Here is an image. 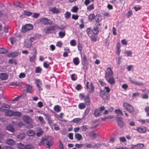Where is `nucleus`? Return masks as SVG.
Instances as JSON below:
<instances>
[{"label":"nucleus","mask_w":149,"mask_h":149,"mask_svg":"<svg viewBox=\"0 0 149 149\" xmlns=\"http://www.w3.org/2000/svg\"><path fill=\"white\" fill-rule=\"evenodd\" d=\"M75 138L77 139L78 141H80L82 139V135L79 133H75L74 135Z\"/></svg>","instance_id":"29"},{"label":"nucleus","mask_w":149,"mask_h":149,"mask_svg":"<svg viewBox=\"0 0 149 149\" xmlns=\"http://www.w3.org/2000/svg\"><path fill=\"white\" fill-rule=\"evenodd\" d=\"M114 73L111 68L108 67L105 72V79L107 82L111 85L115 83V79L113 77Z\"/></svg>","instance_id":"1"},{"label":"nucleus","mask_w":149,"mask_h":149,"mask_svg":"<svg viewBox=\"0 0 149 149\" xmlns=\"http://www.w3.org/2000/svg\"><path fill=\"white\" fill-rule=\"evenodd\" d=\"M35 82L36 83V85L38 90L41 91L42 90V88L41 86L42 85V83L41 80L39 79H36L35 80Z\"/></svg>","instance_id":"11"},{"label":"nucleus","mask_w":149,"mask_h":149,"mask_svg":"<svg viewBox=\"0 0 149 149\" xmlns=\"http://www.w3.org/2000/svg\"><path fill=\"white\" fill-rule=\"evenodd\" d=\"M76 89L78 90L79 91L82 89V87L80 84H77L75 87Z\"/></svg>","instance_id":"62"},{"label":"nucleus","mask_w":149,"mask_h":149,"mask_svg":"<svg viewBox=\"0 0 149 149\" xmlns=\"http://www.w3.org/2000/svg\"><path fill=\"white\" fill-rule=\"evenodd\" d=\"M79 16L77 15L72 14V18L74 20H77Z\"/></svg>","instance_id":"59"},{"label":"nucleus","mask_w":149,"mask_h":149,"mask_svg":"<svg viewBox=\"0 0 149 149\" xmlns=\"http://www.w3.org/2000/svg\"><path fill=\"white\" fill-rule=\"evenodd\" d=\"M95 15L94 13L90 14L88 16V20L91 22L94 19H95Z\"/></svg>","instance_id":"26"},{"label":"nucleus","mask_w":149,"mask_h":149,"mask_svg":"<svg viewBox=\"0 0 149 149\" xmlns=\"http://www.w3.org/2000/svg\"><path fill=\"white\" fill-rule=\"evenodd\" d=\"M88 36L91 37V40L93 42H95L97 40V35H95L93 33H91V35H88Z\"/></svg>","instance_id":"21"},{"label":"nucleus","mask_w":149,"mask_h":149,"mask_svg":"<svg viewBox=\"0 0 149 149\" xmlns=\"http://www.w3.org/2000/svg\"><path fill=\"white\" fill-rule=\"evenodd\" d=\"M71 14L69 12H66L64 14V16L66 19H69L71 16Z\"/></svg>","instance_id":"44"},{"label":"nucleus","mask_w":149,"mask_h":149,"mask_svg":"<svg viewBox=\"0 0 149 149\" xmlns=\"http://www.w3.org/2000/svg\"><path fill=\"white\" fill-rule=\"evenodd\" d=\"M23 13L25 16H29L33 14V13L27 10H24L23 11Z\"/></svg>","instance_id":"38"},{"label":"nucleus","mask_w":149,"mask_h":149,"mask_svg":"<svg viewBox=\"0 0 149 149\" xmlns=\"http://www.w3.org/2000/svg\"><path fill=\"white\" fill-rule=\"evenodd\" d=\"M42 70L41 68L39 67H38L35 69V72L36 73H41Z\"/></svg>","instance_id":"53"},{"label":"nucleus","mask_w":149,"mask_h":149,"mask_svg":"<svg viewBox=\"0 0 149 149\" xmlns=\"http://www.w3.org/2000/svg\"><path fill=\"white\" fill-rule=\"evenodd\" d=\"M49 10L51 11L53 13H59V10L56 7L52 8L49 9Z\"/></svg>","instance_id":"22"},{"label":"nucleus","mask_w":149,"mask_h":149,"mask_svg":"<svg viewBox=\"0 0 149 149\" xmlns=\"http://www.w3.org/2000/svg\"><path fill=\"white\" fill-rule=\"evenodd\" d=\"M118 125L120 128L123 127L124 125V122L123 118L120 117H116Z\"/></svg>","instance_id":"6"},{"label":"nucleus","mask_w":149,"mask_h":149,"mask_svg":"<svg viewBox=\"0 0 149 149\" xmlns=\"http://www.w3.org/2000/svg\"><path fill=\"white\" fill-rule=\"evenodd\" d=\"M136 131L140 133H144L146 131V128L145 126H139L136 129Z\"/></svg>","instance_id":"9"},{"label":"nucleus","mask_w":149,"mask_h":149,"mask_svg":"<svg viewBox=\"0 0 149 149\" xmlns=\"http://www.w3.org/2000/svg\"><path fill=\"white\" fill-rule=\"evenodd\" d=\"M78 10V8L77 7L74 6L72 9V11L73 13H76Z\"/></svg>","instance_id":"61"},{"label":"nucleus","mask_w":149,"mask_h":149,"mask_svg":"<svg viewBox=\"0 0 149 149\" xmlns=\"http://www.w3.org/2000/svg\"><path fill=\"white\" fill-rule=\"evenodd\" d=\"M90 110L91 109L89 107H88L86 109L84 113V116H86L88 114Z\"/></svg>","instance_id":"47"},{"label":"nucleus","mask_w":149,"mask_h":149,"mask_svg":"<svg viewBox=\"0 0 149 149\" xmlns=\"http://www.w3.org/2000/svg\"><path fill=\"white\" fill-rule=\"evenodd\" d=\"M40 22L45 25H52L53 24V21L47 18L43 17L39 19Z\"/></svg>","instance_id":"4"},{"label":"nucleus","mask_w":149,"mask_h":149,"mask_svg":"<svg viewBox=\"0 0 149 149\" xmlns=\"http://www.w3.org/2000/svg\"><path fill=\"white\" fill-rule=\"evenodd\" d=\"M94 115L96 117H98L101 115V113L98 109H96L95 110Z\"/></svg>","instance_id":"40"},{"label":"nucleus","mask_w":149,"mask_h":149,"mask_svg":"<svg viewBox=\"0 0 149 149\" xmlns=\"http://www.w3.org/2000/svg\"><path fill=\"white\" fill-rule=\"evenodd\" d=\"M132 147L130 149H133L134 148L133 146L136 147V149H141L142 148H143L144 146V144L143 143H138L136 145H132Z\"/></svg>","instance_id":"17"},{"label":"nucleus","mask_w":149,"mask_h":149,"mask_svg":"<svg viewBox=\"0 0 149 149\" xmlns=\"http://www.w3.org/2000/svg\"><path fill=\"white\" fill-rule=\"evenodd\" d=\"M102 20V17L101 15L98 14L96 15L95 16V20L96 23H100Z\"/></svg>","instance_id":"13"},{"label":"nucleus","mask_w":149,"mask_h":149,"mask_svg":"<svg viewBox=\"0 0 149 149\" xmlns=\"http://www.w3.org/2000/svg\"><path fill=\"white\" fill-rule=\"evenodd\" d=\"M82 119L79 118H77L74 119L72 120V121L74 123H81V121Z\"/></svg>","instance_id":"37"},{"label":"nucleus","mask_w":149,"mask_h":149,"mask_svg":"<svg viewBox=\"0 0 149 149\" xmlns=\"http://www.w3.org/2000/svg\"><path fill=\"white\" fill-rule=\"evenodd\" d=\"M17 147L20 149H25V146L21 143L18 144Z\"/></svg>","instance_id":"51"},{"label":"nucleus","mask_w":149,"mask_h":149,"mask_svg":"<svg viewBox=\"0 0 149 149\" xmlns=\"http://www.w3.org/2000/svg\"><path fill=\"white\" fill-rule=\"evenodd\" d=\"M33 122V120L32 121V122H29V123H26L27 124L26 128L27 129L33 128V125L32 123Z\"/></svg>","instance_id":"36"},{"label":"nucleus","mask_w":149,"mask_h":149,"mask_svg":"<svg viewBox=\"0 0 149 149\" xmlns=\"http://www.w3.org/2000/svg\"><path fill=\"white\" fill-rule=\"evenodd\" d=\"M10 85L15 86H21L22 83L19 82H12L10 84Z\"/></svg>","instance_id":"35"},{"label":"nucleus","mask_w":149,"mask_h":149,"mask_svg":"<svg viewBox=\"0 0 149 149\" xmlns=\"http://www.w3.org/2000/svg\"><path fill=\"white\" fill-rule=\"evenodd\" d=\"M38 107L40 108H42L43 106L42 103L41 102H39L37 103Z\"/></svg>","instance_id":"64"},{"label":"nucleus","mask_w":149,"mask_h":149,"mask_svg":"<svg viewBox=\"0 0 149 149\" xmlns=\"http://www.w3.org/2000/svg\"><path fill=\"white\" fill-rule=\"evenodd\" d=\"M144 111L146 113L147 116L149 117V106H147L145 107Z\"/></svg>","instance_id":"46"},{"label":"nucleus","mask_w":149,"mask_h":149,"mask_svg":"<svg viewBox=\"0 0 149 149\" xmlns=\"http://www.w3.org/2000/svg\"><path fill=\"white\" fill-rule=\"evenodd\" d=\"M84 102V103L87 106H89L90 105L91 100L89 95H87L85 97Z\"/></svg>","instance_id":"14"},{"label":"nucleus","mask_w":149,"mask_h":149,"mask_svg":"<svg viewBox=\"0 0 149 149\" xmlns=\"http://www.w3.org/2000/svg\"><path fill=\"white\" fill-rule=\"evenodd\" d=\"M82 45L80 43H79L77 45V47L78 50L80 51H81L82 49Z\"/></svg>","instance_id":"60"},{"label":"nucleus","mask_w":149,"mask_h":149,"mask_svg":"<svg viewBox=\"0 0 149 149\" xmlns=\"http://www.w3.org/2000/svg\"><path fill=\"white\" fill-rule=\"evenodd\" d=\"M27 134L30 136H34L35 135V133L33 130H28L26 132Z\"/></svg>","instance_id":"20"},{"label":"nucleus","mask_w":149,"mask_h":149,"mask_svg":"<svg viewBox=\"0 0 149 149\" xmlns=\"http://www.w3.org/2000/svg\"><path fill=\"white\" fill-rule=\"evenodd\" d=\"M97 23V24H95V25L93 26L100 31V30H101L102 24L101 23Z\"/></svg>","instance_id":"34"},{"label":"nucleus","mask_w":149,"mask_h":149,"mask_svg":"<svg viewBox=\"0 0 149 149\" xmlns=\"http://www.w3.org/2000/svg\"><path fill=\"white\" fill-rule=\"evenodd\" d=\"M21 116V114L18 111H13V116L20 117Z\"/></svg>","instance_id":"43"},{"label":"nucleus","mask_w":149,"mask_h":149,"mask_svg":"<svg viewBox=\"0 0 149 149\" xmlns=\"http://www.w3.org/2000/svg\"><path fill=\"white\" fill-rule=\"evenodd\" d=\"M13 111L11 110L6 111L5 113V115L6 116H13Z\"/></svg>","instance_id":"32"},{"label":"nucleus","mask_w":149,"mask_h":149,"mask_svg":"<svg viewBox=\"0 0 149 149\" xmlns=\"http://www.w3.org/2000/svg\"><path fill=\"white\" fill-rule=\"evenodd\" d=\"M33 50L34 52V55L31 56H30L29 58L30 61L32 62H34L36 60L37 54V52L36 49H34Z\"/></svg>","instance_id":"12"},{"label":"nucleus","mask_w":149,"mask_h":149,"mask_svg":"<svg viewBox=\"0 0 149 149\" xmlns=\"http://www.w3.org/2000/svg\"><path fill=\"white\" fill-rule=\"evenodd\" d=\"M130 81L133 84L138 86H142L143 85V82H139L136 81L135 79L132 80L130 79Z\"/></svg>","instance_id":"16"},{"label":"nucleus","mask_w":149,"mask_h":149,"mask_svg":"<svg viewBox=\"0 0 149 149\" xmlns=\"http://www.w3.org/2000/svg\"><path fill=\"white\" fill-rule=\"evenodd\" d=\"M62 42L61 41H58L56 44V46L59 47H62Z\"/></svg>","instance_id":"58"},{"label":"nucleus","mask_w":149,"mask_h":149,"mask_svg":"<svg viewBox=\"0 0 149 149\" xmlns=\"http://www.w3.org/2000/svg\"><path fill=\"white\" fill-rule=\"evenodd\" d=\"M26 91L27 93H30L32 91L33 88L32 86L27 84L26 85Z\"/></svg>","instance_id":"33"},{"label":"nucleus","mask_w":149,"mask_h":149,"mask_svg":"<svg viewBox=\"0 0 149 149\" xmlns=\"http://www.w3.org/2000/svg\"><path fill=\"white\" fill-rule=\"evenodd\" d=\"M90 86L89 88H90V90L89 93H94V91L95 87L93 82H91L90 83Z\"/></svg>","instance_id":"25"},{"label":"nucleus","mask_w":149,"mask_h":149,"mask_svg":"<svg viewBox=\"0 0 149 149\" xmlns=\"http://www.w3.org/2000/svg\"><path fill=\"white\" fill-rule=\"evenodd\" d=\"M81 130L83 131H85L88 130V127L87 125H83L81 127Z\"/></svg>","instance_id":"55"},{"label":"nucleus","mask_w":149,"mask_h":149,"mask_svg":"<svg viewBox=\"0 0 149 149\" xmlns=\"http://www.w3.org/2000/svg\"><path fill=\"white\" fill-rule=\"evenodd\" d=\"M94 4H92L87 7V9L88 10L90 11L91 10H93L94 9Z\"/></svg>","instance_id":"50"},{"label":"nucleus","mask_w":149,"mask_h":149,"mask_svg":"<svg viewBox=\"0 0 149 149\" xmlns=\"http://www.w3.org/2000/svg\"><path fill=\"white\" fill-rule=\"evenodd\" d=\"M100 31L93 26V29H92L91 28H88L86 30V32L88 35H91L93 33L95 35H97Z\"/></svg>","instance_id":"3"},{"label":"nucleus","mask_w":149,"mask_h":149,"mask_svg":"<svg viewBox=\"0 0 149 149\" xmlns=\"http://www.w3.org/2000/svg\"><path fill=\"white\" fill-rule=\"evenodd\" d=\"M65 35V31L64 32L60 31L58 33V36L61 38H62L64 37Z\"/></svg>","instance_id":"41"},{"label":"nucleus","mask_w":149,"mask_h":149,"mask_svg":"<svg viewBox=\"0 0 149 149\" xmlns=\"http://www.w3.org/2000/svg\"><path fill=\"white\" fill-rule=\"evenodd\" d=\"M26 76V74L24 73H21L19 77L20 78H23L25 77Z\"/></svg>","instance_id":"63"},{"label":"nucleus","mask_w":149,"mask_h":149,"mask_svg":"<svg viewBox=\"0 0 149 149\" xmlns=\"http://www.w3.org/2000/svg\"><path fill=\"white\" fill-rule=\"evenodd\" d=\"M82 60L85 63H86L88 62L87 58L85 54H84V56L82 58Z\"/></svg>","instance_id":"57"},{"label":"nucleus","mask_w":149,"mask_h":149,"mask_svg":"<svg viewBox=\"0 0 149 149\" xmlns=\"http://www.w3.org/2000/svg\"><path fill=\"white\" fill-rule=\"evenodd\" d=\"M56 25L49 27L46 29V33H51L50 31L51 30L54 31L55 30V28H56Z\"/></svg>","instance_id":"15"},{"label":"nucleus","mask_w":149,"mask_h":149,"mask_svg":"<svg viewBox=\"0 0 149 149\" xmlns=\"http://www.w3.org/2000/svg\"><path fill=\"white\" fill-rule=\"evenodd\" d=\"M6 144L10 145H14L15 143V141L12 139H7L6 141Z\"/></svg>","instance_id":"23"},{"label":"nucleus","mask_w":149,"mask_h":149,"mask_svg":"<svg viewBox=\"0 0 149 149\" xmlns=\"http://www.w3.org/2000/svg\"><path fill=\"white\" fill-rule=\"evenodd\" d=\"M74 64L75 65H78L79 63V60L77 57L74 58L73 60Z\"/></svg>","instance_id":"28"},{"label":"nucleus","mask_w":149,"mask_h":149,"mask_svg":"<svg viewBox=\"0 0 149 149\" xmlns=\"http://www.w3.org/2000/svg\"><path fill=\"white\" fill-rule=\"evenodd\" d=\"M10 107L9 105L5 104L0 107V111L2 112H6L9 109Z\"/></svg>","instance_id":"8"},{"label":"nucleus","mask_w":149,"mask_h":149,"mask_svg":"<svg viewBox=\"0 0 149 149\" xmlns=\"http://www.w3.org/2000/svg\"><path fill=\"white\" fill-rule=\"evenodd\" d=\"M17 137L18 139L22 140L25 137V134L23 133L19 134L17 135Z\"/></svg>","instance_id":"39"},{"label":"nucleus","mask_w":149,"mask_h":149,"mask_svg":"<svg viewBox=\"0 0 149 149\" xmlns=\"http://www.w3.org/2000/svg\"><path fill=\"white\" fill-rule=\"evenodd\" d=\"M45 116H46L45 119L46 120H47L48 123L49 124H52L53 121L51 116L48 114H45Z\"/></svg>","instance_id":"18"},{"label":"nucleus","mask_w":149,"mask_h":149,"mask_svg":"<svg viewBox=\"0 0 149 149\" xmlns=\"http://www.w3.org/2000/svg\"><path fill=\"white\" fill-rule=\"evenodd\" d=\"M79 108L80 109H84L86 107V104L83 103H80L78 105Z\"/></svg>","instance_id":"31"},{"label":"nucleus","mask_w":149,"mask_h":149,"mask_svg":"<svg viewBox=\"0 0 149 149\" xmlns=\"http://www.w3.org/2000/svg\"><path fill=\"white\" fill-rule=\"evenodd\" d=\"M38 120H39L41 124H43L45 122L44 119L41 116H39L38 117Z\"/></svg>","instance_id":"45"},{"label":"nucleus","mask_w":149,"mask_h":149,"mask_svg":"<svg viewBox=\"0 0 149 149\" xmlns=\"http://www.w3.org/2000/svg\"><path fill=\"white\" fill-rule=\"evenodd\" d=\"M100 95L102 100L105 101L109 99V94L102 90H100Z\"/></svg>","instance_id":"2"},{"label":"nucleus","mask_w":149,"mask_h":149,"mask_svg":"<svg viewBox=\"0 0 149 149\" xmlns=\"http://www.w3.org/2000/svg\"><path fill=\"white\" fill-rule=\"evenodd\" d=\"M115 112L116 113H117L118 114H120L121 115H123L122 111L119 109H116L115 111Z\"/></svg>","instance_id":"48"},{"label":"nucleus","mask_w":149,"mask_h":149,"mask_svg":"<svg viewBox=\"0 0 149 149\" xmlns=\"http://www.w3.org/2000/svg\"><path fill=\"white\" fill-rule=\"evenodd\" d=\"M8 78L7 75L4 73H0V78L2 80H6Z\"/></svg>","instance_id":"27"},{"label":"nucleus","mask_w":149,"mask_h":149,"mask_svg":"<svg viewBox=\"0 0 149 149\" xmlns=\"http://www.w3.org/2000/svg\"><path fill=\"white\" fill-rule=\"evenodd\" d=\"M54 110L55 111L57 112H59L61 110V109L60 107L58 105H56L54 106Z\"/></svg>","instance_id":"42"},{"label":"nucleus","mask_w":149,"mask_h":149,"mask_svg":"<svg viewBox=\"0 0 149 149\" xmlns=\"http://www.w3.org/2000/svg\"><path fill=\"white\" fill-rule=\"evenodd\" d=\"M123 107L130 113H133L134 111V109L133 107L127 102H124L123 104Z\"/></svg>","instance_id":"5"},{"label":"nucleus","mask_w":149,"mask_h":149,"mask_svg":"<svg viewBox=\"0 0 149 149\" xmlns=\"http://www.w3.org/2000/svg\"><path fill=\"white\" fill-rule=\"evenodd\" d=\"M6 129L12 132H14L15 130L13 127L10 125H7L6 127Z\"/></svg>","instance_id":"30"},{"label":"nucleus","mask_w":149,"mask_h":149,"mask_svg":"<svg viewBox=\"0 0 149 149\" xmlns=\"http://www.w3.org/2000/svg\"><path fill=\"white\" fill-rule=\"evenodd\" d=\"M23 120L26 123L29 122H32L33 120L29 116L27 115H24L22 117Z\"/></svg>","instance_id":"10"},{"label":"nucleus","mask_w":149,"mask_h":149,"mask_svg":"<svg viewBox=\"0 0 149 149\" xmlns=\"http://www.w3.org/2000/svg\"><path fill=\"white\" fill-rule=\"evenodd\" d=\"M25 149H33V147L32 145L28 144L25 146Z\"/></svg>","instance_id":"54"},{"label":"nucleus","mask_w":149,"mask_h":149,"mask_svg":"<svg viewBox=\"0 0 149 149\" xmlns=\"http://www.w3.org/2000/svg\"><path fill=\"white\" fill-rule=\"evenodd\" d=\"M7 52V51L5 48H0V54H4Z\"/></svg>","instance_id":"56"},{"label":"nucleus","mask_w":149,"mask_h":149,"mask_svg":"<svg viewBox=\"0 0 149 149\" xmlns=\"http://www.w3.org/2000/svg\"><path fill=\"white\" fill-rule=\"evenodd\" d=\"M70 44L72 46H75L76 45V41L74 39L70 41Z\"/></svg>","instance_id":"49"},{"label":"nucleus","mask_w":149,"mask_h":149,"mask_svg":"<svg viewBox=\"0 0 149 149\" xmlns=\"http://www.w3.org/2000/svg\"><path fill=\"white\" fill-rule=\"evenodd\" d=\"M33 28L32 25L30 24L25 25L22 28V31L23 32H25L28 31L32 29Z\"/></svg>","instance_id":"7"},{"label":"nucleus","mask_w":149,"mask_h":149,"mask_svg":"<svg viewBox=\"0 0 149 149\" xmlns=\"http://www.w3.org/2000/svg\"><path fill=\"white\" fill-rule=\"evenodd\" d=\"M37 131V132L36 133V135L38 137H40L42 134L44 132L40 128H38Z\"/></svg>","instance_id":"19"},{"label":"nucleus","mask_w":149,"mask_h":149,"mask_svg":"<svg viewBox=\"0 0 149 149\" xmlns=\"http://www.w3.org/2000/svg\"><path fill=\"white\" fill-rule=\"evenodd\" d=\"M18 55V53L17 52H13L10 54L9 56L14 57L17 56Z\"/></svg>","instance_id":"52"},{"label":"nucleus","mask_w":149,"mask_h":149,"mask_svg":"<svg viewBox=\"0 0 149 149\" xmlns=\"http://www.w3.org/2000/svg\"><path fill=\"white\" fill-rule=\"evenodd\" d=\"M45 146L46 148H49V147L52 146L53 144V142L51 140L47 141L46 143Z\"/></svg>","instance_id":"24"}]
</instances>
